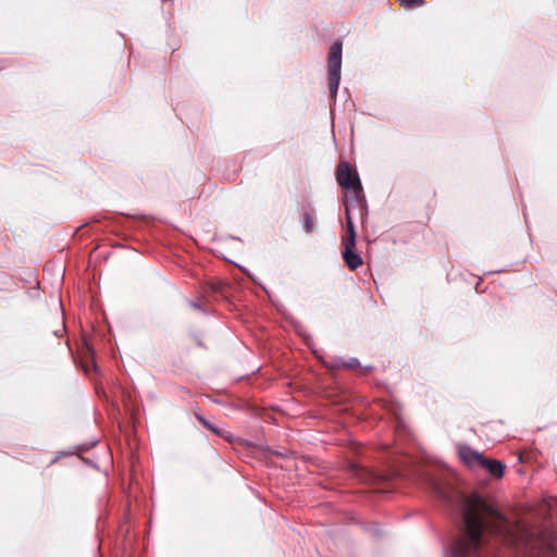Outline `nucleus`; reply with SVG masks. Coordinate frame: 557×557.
Listing matches in <instances>:
<instances>
[{"label":"nucleus","mask_w":557,"mask_h":557,"mask_svg":"<svg viewBox=\"0 0 557 557\" xmlns=\"http://www.w3.org/2000/svg\"><path fill=\"white\" fill-rule=\"evenodd\" d=\"M441 493L449 505L458 506L462 518V536L444 547V557H492L496 553L492 539L513 541L507 517L480 494Z\"/></svg>","instance_id":"obj_1"},{"label":"nucleus","mask_w":557,"mask_h":557,"mask_svg":"<svg viewBox=\"0 0 557 557\" xmlns=\"http://www.w3.org/2000/svg\"><path fill=\"white\" fill-rule=\"evenodd\" d=\"M342 54L343 44L336 40L331 45L327 58L330 95L334 99L336 98L341 82Z\"/></svg>","instance_id":"obj_2"},{"label":"nucleus","mask_w":557,"mask_h":557,"mask_svg":"<svg viewBox=\"0 0 557 557\" xmlns=\"http://www.w3.org/2000/svg\"><path fill=\"white\" fill-rule=\"evenodd\" d=\"M347 235L343 237L342 245H343V251L342 257L350 270H357L362 263L363 260L361 256L356 251V238H357V232L355 228V224L352 222V219L348 216V230Z\"/></svg>","instance_id":"obj_3"},{"label":"nucleus","mask_w":557,"mask_h":557,"mask_svg":"<svg viewBox=\"0 0 557 557\" xmlns=\"http://www.w3.org/2000/svg\"><path fill=\"white\" fill-rule=\"evenodd\" d=\"M356 183L357 188L350 190L351 194L349 198H347L344 202L346 230H348V216L352 219L351 210L357 209L361 218H363V215L367 214V201L359 176H356Z\"/></svg>","instance_id":"obj_4"},{"label":"nucleus","mask_w":557,"mask_h":557,"mask_svg":"<svg viewBox=\"0 0 557 557\" xmlns=\"http://www.w3.org/2000/svg\"><path fill=\"white\" fill-rule=\"evenodd\" d=\"M356 176H359L356 169H351L346 161L341 162L336 170V180L339 186L347 190L357 188Z\"/></svg>","instance_id":"obj_5"},{"label":"nucleus","mask_w":557,"mask_h":557,"mask_svg":"<svg viewBox=\"0 0 557 557\" xmlns=\"http://www.w3.org/2000/svg\"><path fill=\"white\" fill-rule=\"evenodd\" d=\"M458 454L460 459L468 466L479 465L483 455L474 449H472L467 444L458 445Z\"/></svg>","instance_id":"obj_6"},{"label":"nucleus","mask_w":557,"mask_h":557,"mask_svg":"<svg viewBox=\"0 0 557 557\" xmlns=\"http://www.w3.org/2000/svg\"><path fill=\"white\" fill-rule=\"evenodd\" d=\"M479 466L487 470L488 473L495 478H502L506 468L502 461L496 459H487L484 456L482 457Z\"/></svg>","instance_id":"obj_7"},{"label":"nucleus","mask_w":557,"mask_h":557,"mask_svg":"<svg viewBox=\"0 0 557 557\" xmlns=\"http://www.w3.org/2000/svg\"><path fill=\"white\" fill-rule=\"evenodd\" d=\"M196 419L205 426L206 429L210 430L212 433L226 438L228 435V432L222 429H219L213 423L208 421L203 416L196 413Z\"/></svg>","instance_id":"obj_8"},{"label":"nucleus","mask_w":557,"mask_h":557,"mask_svg":"<svg viewBox=\"0 0 557 557\" xmlns=\"http://www.w3.org/2000/svg\"><path fill=\"white\" fill-rule=\"evenodd\" d=\"M301 219H302V223H304V230L307 233H311L313 231L314 223H313V219L310 215V213L309 212H304L301 214Z\"/></svg>","instance_id":"obj_9"},{"label":"nucleus","mask_w":557,"mask_h":557,"mask_svg":"<svg viewBox=\"0 0 557 557\" xmlns=\"http://www.w3.org/2000/svg\"><path fill=\"white\" fill-rule=\"evenodd\" d=\"M339 366H343V367H346V368H355V367L359 366V360L357 358H350L348 361L337 360L331 367L335 368V367H339Z\"/></svg>","instance_id":"obj_10"},{"label":"nucleus","mask_w":557,"mask_h":557,"mask_svg":"<svg viewBox=\"0 0 557 557\" xmlns=\"http://www.w3.org/2000/svg\"><path fill=\"white\" fill-rule=\"evenodd\" d=\"M423 0H400V4L405 8H417L423 4Z\"/></svg>","instance_id":"obj_11"},{"label":"nucleus","mask_w":557,"mask_h":557,"mask_svg":"<svg viewBox=\"0 0 557 557\" xmlns=\"http://www.w3.org/2000/svg\"><path fill=\"white\" fill-rule=\"evenodd\" d=\"M188 305L196 309V310H199L200 312H202L203 314H207V311L206 309L201 306L200 302L196 301V300H188Z\"/></svg>","instance_id":"obj_12"},{"label":"nucleus","mask_w":557,"mask_h":557,"mask_svg":"<svg viewBox=\"0 0 557 557\" xmlns=\"http://www.w3.org/2000/svg\"><path fill=\"white\" fill-rule=\"evenodd\" d=\"M97 445V441L92 442L91 444H84L79 446L82 451H87L90 447H94Z\"/></svg>","instance_id":"obj_13"},{"label":"nucleus","mask_w":557,"mask_h":557,"mask_svg":"<svg viewBox=\"0 0 557 557\" xmlns=\"http://www.w3.org/2000/svg\"><path fill=\"white\" fill-rule=\"evenodd\" d=\"M232 238H233V239H236V240H240V238H239V237H236V236H233Z\"/></svg>","instance_id":"obj_14"}]
</instances>
